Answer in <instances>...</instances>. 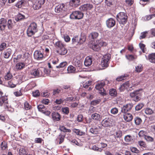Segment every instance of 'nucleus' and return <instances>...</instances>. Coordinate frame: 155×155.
I'll return each mask as SVG.
<instances>
[{
	"mask_svg": "<svg viewBox=\"0 0 155 155\" xmlns=\"http://www.w3.org/2000/svg\"><path fill=\"white\" fill-rule=\"evenodd\" d=\"M37 25L35 22L30 24L27 31V33L28 36L31 37L34 35L38 31Z\"/></svg>",
	"mask_w": 155,
	"mask_h": 155,
	"instance_id": "obj_1",
	"label": "nucleus"
},
{
	"mask_svg": "<svg viewBox=\"0 0 155 155\" xmlns=\"http://www.w3.org/2000/svg\"><path fill=\"white\" fill-rule=\"evenodd\" d=\"M127 17L126 13L120 12L117 15V19L120 24H124L127 21Z\"/></svg>",
	"mask_w": 155,
	"mask_h": 155,
	"instance_id": "obj_2",
	"label": "nucleus"
},
{
	"mask_svg": "<svg viewBox=\"0 0 155 155\" xmlns=\"http://www.w3.org/2000/svg\"><path fill=\"white\" fill-rule=\"evenodd\" d=\"M130 95L134 101H138L140 99L141 96V91L140 90H136L130 93Z\"/></svg>",
	"mask_w": 155,
	"mask_h": 155,
	"instance_id": "obj_3",
	"label": "nucleus"
},
{
	"mask_svg": "<svg viewBox=\"0 0 155 155\" xmlns=\"http://www.w3.org/2000/svg\"><path fill=\"white\" fill-rule=\"evenodd\" d=\"M84 16V14L79 11L73 12L70 15V17L72 19H80L82 18Z\"/></svg>",
	"mask_w": 155,
	"mask_h": 155,
	"instance_id": "obj_4",
	"label": "nucleus"
},
{
	"mask_svg": "<svg viewBox=\"0 0 155 155\" xmlns=\"http://www.w3.org/2000/svg\"><path fill=\"white\" fill-rule=\"evenodd\" d=\"M105 83L104 82L99 83L96 85L95 87L96 89L99 91V93L102 95L105 94V90L103 87L105 84Z\"/></svg>",
	"mask_w": 155,
	"mask_h": 155,
	"instance_id": "obj_5",
	"label": "nucleus"
},
{
	"mask_svg": "<svg viewBox=\"0 0 155 155\" xmlns=\"http://www.w3.org/2000/svg\"><path fill=\"white\" fill-rule=\"evenodd\" d=\"M45 0H36L33 5L34 9L37 10L41 8L45 3Z\"/></svg>",
	"mask_w": 155,
	"mask_h": 155,
	"instance_id": "obj_6",
	"label": "nucleus"
},
{
	"mask_svg": "<svg viewBox=\"0 0 155 155\" xmlns=\"http://www.w3.org/2000/svg\"><path fill=\"white\" fill-rule=\"evenodd\" d=\"M111 55L110 54L104 55L102 59L101 64L103 67H107L108 64V61L110 58Z\"/></svg>",
	"mask_w": 155,
	"mask_h": 155,
	"instance_id": "obj_7",
	"label": "nucleus"
},
{
	"mask_svg": "<svg viewBox=\"0 0 155 155\" xmlns=\"http://www.w3.org/2000/svg\"><path fill=\"white\" fill-rule=\"evenodd\" d=\"M66 8L64 4L58 5L55 9V12L58 13H63L66 10Z\"/></svg>",
	"mask_w": 155,
	"mask_h": 155,
	"instance_id": "obj_8",
	"label": "nucleus"
},
{
	"mask_svg": "<svg viewBox=\"0 0 155 155\" xmlns=\"http://www.w3.org/2000/svg\"><path fill=\"white\" fill-rule=\"evenodd\" d=\"M0 106H3L5 108L9 107V104L7 97L2 96L0 97Z\"/></svg>",
	"mask_w": 155,
	"mask_h": 155,
	"instance_id": "obj_9",
	"label": "nucleus"
},
{
	"mask_svg": "<svg viewBox=\"0 0 155 155\" xmlns=\"http://www.w3.org/2000/svg\"><path fill=\"white\" fill-rule=\"evenodd\" d=\"M41 69H35L31 70L30 71V74L33 78H37L40 76L42 75V74H40Z\"/></svg>",
	"mask_w": 155,
	"mask_h": 155,
	"instance_id": "obj_10",
	"label": "nucleus"
},
{
	"mask_svg": "<svg viewBox=\"0 0 155 155\" xmlns=\"http://www.w3.org/2000/svg\"><path fill=\"white\" fill-rule=\"evenodd\" d=\"M93 8V5L90 3L84 4L81 6L79 7V9L83 11H87L91 10Z\"/></svg>",
	"mask_w": 155,
	"mask_h": 155,
	"instance_id": "obj_11",
	"label": "nucleus"
},
{
	"mask_svg": "<svg viewBox=\"0 0 155 155\" xmlns=\"http://www.w3.org/2000/svg\"><path fill=\"white\" fill-rule=\"evenodd\" d=\"M133 106L132 104H128L124 106L121 108V112L122 113H126L131 110Z\"/></svg>",
	"mask_w": 155,
	"mask_h": 155,
	"instance_id": "obj_12",
	"label": "nucleus"
},
{
	"mask_svg": "<svg viewBox=\"0 0 155 155\" xmlns=\"http://www.w3.org/2000/svg\"><path fill=\"white\" fill-rule=\"evenodd\" d=\"M138 84V83H134V82L133 81H128L123 84L121 87H123L124 89H127V87H132L133 86H135L137 85Z\"/></svg>",
	"mask_w": 155,
	"mask_h": 155,
	"instance_id": "obj_13",
	"label": "nucleus"
},
{
	"mask_svg": "<svg viewBox=\"0 0 155 155\" xmlns=\"http://www.w3.org/2000/svg\"><path fill=\"white\" fill-rule=\"evenodd\" d=\"M115 21L112 18H109L106 21L107 26L109 28L113 27L115 25Z\"/></svg>",
	"mask_w": 155,
	"mask_h": 155,
	"instance_id": "obj_14",
	"label": "nucleus"
},
{
	"mask_svg": "<svg viewBox=\"0 0 155 155\" xmlns=\"http://www.w3.org/2000/svg\"><path fill=\"white\" fill-rule=\"evenodd\" d=\"M7 25V21L4 18L0 19V30L3 31L5 29Z\"/></svg>",
	"mask_w": 155,
	"mask_h": 155,
	"instance_id": "obj_15",
	"label": "nucleus"
},
{
	"mask_svg": "<svg viewBox=\"0 0 155 155\" xmlns=\"http://www.w3.org/2000/svg\"><path fill=\"white\" fill-rule=\"evenodd\" d=\"M111 124L110 120L108 118H106L101 122L102 126L104 127H109Z\"/></svg>",
	"mask_w": 155,
	"mask_h": 155,
	"instance_id": "obj_16",
	"label": "nucleus"
},
{
	"mask_svg": "<svg viewBox=\"0 0 155 155\" xmlns=\"http://www.w3.org/2000/svg\"><path fill=\"white\" fill-rule=\"evenodd\" d=\"M34 56L35 59L39 60L43 58V55L41 51H36L34 52Z\"/></svg>",
	"mask_w": 155,
	"mask_h": 155,
	"instance_id": "obj_17",
	"label": "nucleus"
},
{
	"mask_svg": "<svg viewBox=\"0 0 155 155\" xmlns=\"http://www.w3.org/2000/svg\"><path fill=\"white\" fill-rule=\"evenodd\" d=\"M91 118L94 120H100L101 119L102 116L101 115L97 113L92 114L91 115Z\"/></svg>",
	"mask_w": 155,
	"mask_h": 155,
	"instance_id": "obj_18",
	"label": "nucleus"
},
{
	"mask_svg": "<svg viewBox=\"0 0 155 155\" xmlns=\"http://www.w3.org/2000/svg\"><path fill=\"white\" fill-rule=\"evenodd\" d=\"M52 118L54 121H59L60 120L61 116L60 114L57 112H53L52 114Z\"/></svg>",
	"mask_w": 155,
	"mask_h": 155,
	"instance_id": "obj_19",
	"label": "nucleus"
},
{
	"mask_svg": "<svg viewBox=\"0 0 155 155\" xmlns=\"http://www.w3.org/2000/svg\"><path fill=\"white\" fill-rule=\"evenodd\" d=\"M15 22L12 21L11 19H9L7 23V25L8 29L9 30H11L13 28L15 24Z\"/></svg>",
	"mask_w": 155,
	"mask_h": 155,
	"instance_id": "obj_20",
	"label": "nucleus"
},
{
	"mask_svg": "<svg viewBox=\"0 0 155 155\" xmlns=\"http://www.w3.org/2000/svg\"><path fill=\"white\" fill-rule=\"evenodd\" d=\"M80 0H71L70 4L73 7H76L80 4Z\"/></svg>",
	"mask_w": 155,
	"mask_h": 155,
	"instance_id": "obj_21",
	"label": "nucleus"
},
{
	"mask_svg": "<svg viewBox=\"0 0 155 155\" xmlns=\"http://www.w3.org/2000/svg\"><path fill=\"white\" fill-rule=\"evenodd\" d=\"M92 63V59L89 56L85 58L84 61V65L86 67H89L90 66Z\"/></svg>",
	"mask_w": 155,
	"mask_h": 155,
	"instance_id": "obj_22",
	"label": "nucleus"
},
{
	"mask_svg": "<svg viewBox=\"0 0 155 155\" xmlns=\"http://www.w3.org/2000/svg\"><path fill=\"white\" fill-rule=\"evenodd\" d=\"M124 118L125 121L127 122H130L133 119V116L130 113L125 114L124 115Z\"/></svg>",
	"mask_w": 155,
	"mask_h": 155,
	"instance_id": "obj_23",
	"label": "nucleus"
},
{
	"mask_svg": "<svg viewBox=\"0 0 155 155\" xmlns=\"http://www.w3.org/2000/svg\"><path fill=\"white\" fill-rule=\"evenodd\" d=\"M57 52L61 55L65 54L67 52V50L65 48L64 46L60 49H59L57 51Z\"/></svg>",
	"mask_w": 155,
	"mask_h": 155,
	"instance_id": "obj_24",
	"label": "nucleus"
},
{
	"mask_svg": "<svg viewBox=\"0 0 155 155\" xmlns=\"http://www.w3.org/2000/svg\"><path fill=\"white\" fill-rule=\"evenodd\" d=\"M148 59L150 62L155 63V53L149 54L148 57Z\"/></svg>",
	"mask_w": 155,
	"mask_h": 155,
	"instance_id": "obj_25",
	"label": "nucleus"
},
{
	"mask_svg": "<svg viewBox=\"0 0 155 155\" xmlns=\"http://www.w3.org/2000/svg\"><path fill=\"white\" fill-rule=\"evenodd\" d=\"M101 41L98 44H94L92 45V48L94 51H98L100 49V46L101 45Z\"/></svg>",
	"mask_w": 155,
	"mask_h": 155,
	"instance_id": "obj_26",
	"label": "nucleus"
},
{
	"mask_svg": "<svg viewBox=\"0 0 155 155\" xmlns=\"http://www.w3.org/2000/svg\"><path fill=\"white\" fill-rule=\"evenodd\" d=\"M12 53V50L10 48L7 49L5 52L4 57L5 58H9Z\"/></svg>",
	"mask_w": 155,
	"mask_h": 155,
	"instance_id": "obj_27",
	"label": "nucleus"
},
{
	"mask_svg": "<svg viewBox=\"0 0 155 155\" xmlns=\"http://www.w3.org/2000/svg\"><path fill=\"white\" fill-rule=\"evenodd\" d=\"M19 155H27L28 153L25 150V148L21 147L19 150Z\"/></svg>",
	"mask_w": 155,
	"mask_h": 155,
	"instance_id": "obj_28",
	"label": "nucleus"
},
{
	"mask_svg": "<svg viewBox=\"0 0 155 155\" xmlns=\"http://www.w3.org/2000/svg\"><path fill=\"white\" fill-rule=\"evenodd\" d=\"M99 35L98 33L97 32H93L91 33L89 35V37L91 39H93L96 38Z\"/></svg>",
	"mask_w": 155,
	"mask_h": 155,
	"instance_id": "obj_29",
	"label": "nucleus"
},
{
	"mask_svg": "<svg viewBox=\"0 0 155 155\" xmlns=\"http://www.w3.org/2000/svg\"><path fill=\"white\" fill-rule=\"evenodd\" d=\"M86 39L85 36L83 35H81L80 37H79L78 40V44L81 45L84 42Z\"/></svg>",
	"mask_w": 155,
	"mask_h": 155,
	"instance_id": "obj_30",
	"label": "nucleus"
},
{
	"mask_svg": "<svg viewBox=\"0 0 155 155\" xmlns=\"http://www.w3.org/2000/svg\"><path fill=\"white\" fill-rule=\"evenodd\" d=\"M73 131L74 132L76 133L77 135L80 136L84 135L85 134V132L81 131L79 129H73Z\"/></svg>",
	"mask_w": 155,
	"mask_h": 155,
	"instance_id": "obj_31",
	"label": "nucleus"
},
{
	"mask_svg": "<svg viewBox=\"0 0 155 155\" xmlns=\"http://www.w3.org/2000/svg\"><path fill=\"white\" fill-rule=\"evenodd\" d=\"M25 64L22 63H17L15 66L16 68L18 70H21L24 68Z\"/></svg>",
	"mask_w": 155,
	"mask_h": 155,
	"instance_id": "obj_32",
	"label": "nucleus"
},
{
	"mask_svg": "<svg viewBox=\"0 0 155 155\" xmlns=\"http://www.w3.org/2000/svg\"><path fill=\"white\" fill-rule=\"evenodd\" d=\"M75 68L72 65H70L67 68V71L68 73H74L75 71Z\"/></svg>",
	"mask_w": 155,
	"mask_h": 155,
	"instance_id": "obj_33",
	"label": "nucleus"
},
{
	"mask_svg": "<svg viewBox=\"0 0 155 155\" xmlns=\"http://www.w3.org/2000/svg\"><path fill=\"white\" fill-rule=\"evenodd\" d=\"M59 130L61 131L64 132H70L71 130L69 129H67L63 126H60L59 127Z\"/></svg>",
	"mask_w": 155,
	"mask_h": 155,
	"instance_id": "obj_34",
	"label": "nucleus"
},
{
	"mask_svg": "<svg viewBox=\"0 0 155 155\" xmlns=\"http://www.w3.org/2000/svg\"><path fill=\"white\" fill-rule=\"evenodd\" d=\"M38 110L43 113L44 111H45L47 108L43 105L40 104L38 106Z\"/></svg>",
	"mask_w": 155,
	"mask_h": 155,
	"instance_id": "obj_35",
	"label": "nucleus"
},
{
	"mask_svg": "<svg viewBox=\"0 0 155 155\" xmlns=\"http://www.w3.org/2000/svg\"><path fill=\"white\" fill-rule=\"evenodd\" d=\"M145 113L147 115H151L154 113L153 111L150 108H147L145 109Z\"/></svg>",
	"mask_w": 155,
	"mask_h": 155,
	"instance_id": "obj_36",
	"label": "nucleus"
},
{
	"mask_svg": "<svg viewBox=\"0 0 155 155\" xmlns=\"http://www.w3.org/2000/svg\"><path fill=\"white\" fill-rule=\"evenodd\" d=\"M134 121L135 124L137 125H140L142 122L141 119L137 117L134 118Z\"/></svg>",
	"mask_w": 155,
	"mask_h": 155,
	"instance_id": "obj_37",
	"label": "nucleus"
},
{
	"mask_svg": "<svg viewBox=\"0 0 155 155\" xmlns=\"http://www.w3.org/2000/svg\"><path fill=\"white\" fill-rule=\"evenodd\" d=\"M109 94L110 96L115 97L117 95L116 90L114 89H111L110 90Z\"/></svg>",
	"mask_w": 155,
	"mask_h": 155,
	"instance_id": "obj_38",
	"label": "nucleus"
},
{
	"mask_svg": "<svg viewBox=\"0 0 155 155\" xmlns=\"http://www.w3.org/2000/svg\"><path fill=\"white\" fill-rule=\"evenodd\" d=\"M25 15H22L21 13H19L18 15L17 18H15V20L17 21H18L25 19Z\"/></svg>",
	"mask_w": 155,
	"mask_h": 155,
	"instance_id": "obj_39",
	"label": "nucleus"
},
{
	"mask_svg": "<svg viewBox=\"0 0 155 155\" xmlns=\"http://www.w3.org/2000/svg\"><path fill=\"white\" fill-rule=\"evenodd\" d=\"M144 106V104L142 103H140L137 105L135 107L136 110L138 111L141 109Z\"/></svg>",
	"mask_w": 155,
	"mask_h": 155,
	"instance_id": "obj_40",
	"label": "nucleus"
},
{
	"mask_svg": "<svg viewBox=\"0 0 155 155\" xmlns=\"http://www.w3.org/2000/svg\"><path fill=\"white\" fill-rule=\"evenodd\" d=\"M143 68L142 65L139 64L135 67V71L137 72H140L142 71Z\"/></svg>",
	"mask_w": 155,
	"mask_h": 155,
	"instance_id": "obj_41",
	"label": "nucleus"
},
{
	"mask_svg": "<svg viewBox=\"0 0 155 155\" xmlns=\"http://www.w3.org/2000/svg\"><path fill=\"white\" fill-rule=\"evenodd\" d=\"M55 45V46L56 47L59 48V49H61L64 46V45L60 41H58L56 42Z\"/></svg>",
	"mask_w": 155,
	"mask_h": 155,
	"instance_id": "obj_42",
	"label": "nucleus"
},
{
	"mask_svg": "<svg viewBox=\"0 0 155 155\" xmlns=\"http://www.w3.org/2000/svg\"><path fill=\"white\" fill-rule=\"evenodd\" d=\"M122 133L121 131L118 130L116 131L114 134V135L115 138H119L122 136Z\"/></svg>",
	"mask_w": 155,
	"mask_h": 155,
	"instance_id": "obj_43",
	"label": "nucleus"
},
{
	"mask_svg": "<svg viewBox=\"0 0 155 155\" xmlns=\"http://www.w3.org/2000/svg\"><path fill=\"white\" fill-rule=\"evenodd\" d=\"M13 77V76L10 72H8L5 76V80H9L11 79Z\"/></svg>",
	"mask_w": 155,
	"mask_h": 155,
	"instance_id": "obj_44",
	"label": "nucleus"
},
{
	"mask_svg": "<svg viewBox=\"0 0 155 155\" xmlns=\"http://www.w3.org/2000/svg\"><path fill=\"white\" fill-rule=\"evenodd\" d=\"M13 80H12L11 81H9L8 82V85L9 87L13 88L16 87V84H13Z\"/></svg>",
	"mask_w": 155,
	"mask_h": 155,
	"instance_id": "obj_45",
	"label": "nucleus"
},
{
	"mask_svg": "<svg viewBox=\"0 0 155 155\" xmlns=\"http://www.w3.org/2000/svg\"><path fill=\"white\" fill-rule=\"evenodd\" d=\"M74 65L78 67H81L82 64L80 61L76 59L74 62Z\"/></svg>",
	"mask_w": 155,
	"mask_h": 155,
	"instance_id": "obj_46",
	"label": "nucleus"
},
{
	"mask_svg": "<svg viewBox=\"0 0 155 155\" xmlns=\"http://www.w3.org/2000/svg\"><path fill=\"white\" fill-rule=\"evenodd\" d=\"M110 112L114 115L117 114L118 113V109L116 107L112 108L110 110Z\"/></svg>",
	"mask_w": 155,
	"mask_h": 155,
	"instance_id": "obj_47",
	"label": "nucleus"
},
{
	"mask_svg": "<svg viewBox=\"0 0 155 155\" xmlns=\"http://www.w3.org/2000/svg\"><path fill=\"white\" fill-rule=\"evenodd\" d=\"M148 34V31H145L142 32L140 34V39H141L145 38L146 36Z\"/></svg>",
	"mask_w": 155,
	"mask_h": 155,
	"instance_id": "obj_48",
	"label": "nucleus"
},
{
	"mask_svg": "<svg viewBox=\"0 0 155 155\" xmlns=\"http://www.w3.org/2000/svg\"><path fill=\"white\" fill-rule=\"evenodd\" d=\"M7 46V44L4 43H2L0 45V51H2L5 49Z\"/></svg>",
	"mask_w": 155,
	"mask_h": 155,
	"instance_id": "obj_49",
	"label": "nucleus"
},
{
	"mask_svg": "<svg viewBox=\"0 0 155 155\" xmlns=\"http://www.w3.org/2000/svg\"><path fill=\"white\" fill-rule=\"evenodd\" d=\"M90 131L91 133L94 134H97L98 132L97 128V127L94 129L91 128L90 130Z\"/></svg>",
	"mask_w": 155,
	"mask_h": 155,
	"instance_id": "obj_50",
	"label": "nucleus"
},
{
	"mask_svg": "<svg viewBox=\"0 0 155 155\" xmlns=\"http://www.w3.org/2000/svg\"><path fill=\"white\" fill-rule=\"evenodd\" d=\"M62 111L65 114H67L69 113V109L68 107H63L62 108Z\"/></svg>",
	"mask_w": 155,
	"mask_h": 155,
	"instance_id": "obj_51",
	"label": "nucleus"
},
{
	"mask_svg": "<svg viewBox=\"0 0 155 155\" xmlns=\"http://www.w3.org/2000/svg\"><path fill=\"white\" fill-rule=\"evenodd\" d=\"M131 151L133 153H138L140 152V151L136 148L135 147H131L130 148Z\"/></svg>",
	"mask_w": 155,
	"mask_h": 155,
	"instance_id": "obj_52",
	"label": "nucleus"
},
{
	"mask_svg": "<svg viewBox=\"0 0 155 155\" xmlns=\"http://www.w3.org/2000/svg\"><path fill=\"white\" fill-rule=\"evenodd\" d=\"M67 65V63L66 62H63L61 63L60 65L58 66H57L56 67L58 68H63Z\"/></svg>",
	"mask_w": 155,
	"mask_h": 155,
	"instance_id": "obj_53",
	"label": "nucleus"
},
{
	"mask_svg": "<svg viewBox=\"0 0 155 155\" xmlns=\"http://www.w3.org/2000/svg\"><path fill=\"white\" fill-rule=\"evenodd\" d=\"M101 102V100L100 99H97L95 100L92 101L91 102V105H96L99 104Z\"/></svg>",
	"mask_w": 155,
	"mask_h": 155,
	"instance_id": "obj_54",
	"label": "nucleus"
},
{
	"mask_svg": "<svg viewBox=\"0 0 155 155\" xmlns=\"http://www.w3.org/2000/svg\"><path fill=\"white\" fill-rule=\"evenodd\" d=\"M114 0H105V3L106 4L109 6H110L113 4Z\"/></svg>",
	"mask_w": 155,
	"mask_h": 155,
	"instance_id": "obj_55",
	"label": "nucleus"
},
{
	"mask_svg": "<svg viewBox=\"0 0 155 155\" xmlns=\"http://www.w3.org/2000/svg\"><path fill=\"white\" fill-rule=\"evenodd\" d=\"M7 144L5 141H3L2 142L1 144V148L2 150H5L7 147Z\"/></svg>",
	"mask_w": 155,
	"mask_h": 155,
	"instance_id": "obj_56",
	"label": "nucleus"
},
{
	"mask_svg": "<svg viewBox=\"0 0 155 155\" xmlns=\"http://www.w3.org/2000/svg\"><path fill=\"white\" fill-rule=\"evenodd\" d=\"M132 137L130 135H127L124 138L125 141L127 142H129L132 140Z\"/></svg>",
	"mask_w": 155,
	"mask_h": 155,
	"instance_id": "obj_57",
	"label": "nucleus"
},
{
	"mask_svg": "<svg viewBox=\"0 0 155 155\" xmlns=\"http://www.w3.org/2000/svg\"><path fill=\"white\" fill-rule=\"evenodd\" d=\"M24 107L26 110H28L31 108V106L27 102H26L24 103Z\"/></svg>",
	"mask_w": 155,
	"mask_h": 155,
	"instance_id": "obj_58",
	"label": "nucleus"
},
{
	"mask_svg": "<svg viewBox=\"0 0 155 155\" xmlns=\"http://www.w3.org/2000/svg\"><path fill=\"white\" fill-rule=\"evenodd\" d=\"M139 45L142 51L144 53L145 52V49H146L145 45L143 44L140 43Z\"/></svg>",
	"mask_w": 155,
	"mask_h": 155,
	"instance_id": "obj_59",
	"label": "nucleus"
},
{
	"mask_svg": "<svg viewBox=\"0 0 155 155\" xmlns=\"http://www.w3.org/2000/svg\"><path fill=\"white\" fill-rule=\"evenodd\" d=\"M144 138L147 141L152 142L153 141V139L149 136H144Z\"/></svg>",
	"mask_w": 155,
	"mask_h": 155,
	"instance_id": "obj_60",
	"label": "nucleus"
},
{
	"mask_svg": "<svg viewBox=\"0 0 155 155\" xmlns=\"http://www.w3.org/2000/svg\"><path fill=\"white\" fill-rule=\"evenodd\" d=\"M34 97H37L40 95V93L38 90H37L34 91L32 93Z\"/></svg>",
	"mask_w": 155,
	"mask_h": 155,
	"instance_id": "obj_61",
	"label": "nucleus"
},
{
	"mask_svg": "<svg viewBox=\"0 0 155 155\" xmlns=\"http://www.w3.org/2000/svg\"><path fill=\"white\" fill-rule=\"evenodd\" d=\"M21 56L22 55L21 54H19L16 57L14 58V61L17 62L18 61H19L21 59Z\"/></svg>",
	"mask_w": 155,
	"mask_h": 155,
	"instance_id": "obj_62",
	"label": "nucleus"
},
{
	"mask_svg": "<svg viewBox=\"0 0 155 155\" xmlns=\"http://www.w3.org/2000/svg\"><path fill=\"white\" fill-rule=\"evenodd\" d=\"M127 75H121V76H120V77H119L117 78H116V80H117V81H122V80H124V78L125 77H127Z\"/></svg>",
	"mask_w": 155,
	"mask_h": 155,
	"instance_id": "obj_63",
	"label": "nucleus"
},
{
	"mask_svg": "<svg viewBox=\"0 0 155 155\" xmlns=\"http://www.w3.org/2000/svg\"><path fill=\"white\" fill-rule=\"evenodd\" d=\"M91 81H88L86 82L83 84V87L85 88H87L91 84Z\"/></svg>",
	"mask_w": 155,
	"mask_h": 155,
	"instance_id": "obj_64",
	"label": "nucleus"
}]
</instances>
